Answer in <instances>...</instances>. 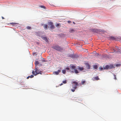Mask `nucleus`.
<instances>
[{
  "instance_id": "nucleus-1",
  "label": "nucleus",
  "mask_w": 121,
  "mask_h": 121,
  "mask_svg": "<svg viewBox=\"0 0 121 121\" xmlns=\"http://www.w3.org/2000/svg\"><path fill=\"white\" fill-rule=\"evenodd\" d=\"M35 69V71L33 70L32 72L33 74L34 75L36 76L39 74H42L43 71L42 69L36 68Z\"/></svg>"
},
{
  "instance_id": "nucleus-2",
  "label": "nucleus",
  "mask_w": 121,
  "mask_h": 121,
  "mask_svg": "<svg viewBox=\"0 0 121 121\" xmlns=\"http://www.w3.org/2000/svg\"><path fill=\"white\" fill-rule=\"evenodd\" d=\"M52 48L53 49L57 51H62L63 49L62 48L61 46H60L58 45L53 46L52 47Z\"/></svg>"
},
{
  "instance_id": "nucleus-3",
  "label": "nucleus",
  "mask_w": 121,
  "mask_h": 121,
  "mask_svg": "<svg viewBox=\"0 0 121 121\" xmlns=\"http://www.w3.org/2000/svg\"><path fill=\"white\" fill-rule=\"evenodd\" d=\"M73 83L74 84L73 86V88L74 89H76L77 88V86L78 85V83L76 81H74L73 82Z\"/></svg>"
},
{
  "instance_id": "nucleus-4",
  "label": "nucleus",
  "mask_w": 121,
  "mask_h": 121,
  "mask_svg": "<svg viewBox=\"0 0 121 121\" xmlns=\"http://www.w3.org/2000/svg\"><path fill=\"white\" fill-rule=\"evenodd\" d=\"M49 24L50 25V28L52 29H53L55 27L53 24V22H50L49 23Z\"/></svg>"
},
{
  "instance_id": "nucleus-5",
  "label": "nucleus",
  "mask_w": 121,
  "mask_h": 121,
  "mask_svg": "<svg viewBox=\"0 0 121 121\" xmlns=\"http://www.w3.org/2000/svg\"><path fill=\"white\" fill-rule=\"evenodd\" d=\"M61 72V70H58L57 71H55L53 72V73L56 75H58L59 74V73Z\"/></svg>"
},
{
  "instance_id": "nucleus-6",
  "label": "nucleus",
  "mask_w": 121,
  "mask_h": 121,
  "mask_svg": "<svg viewBox=\"0 0 121 121\" xmlns=\"http://www.w3.org/2000/svg\"><path fill=\"white\" fill-rule=\"evenodd\" d=\"M91 30L94 33H96L99 31L98 30L96 29H92Z\"/></svg>"
},
{
  "instance_id": "nucleus-7",
  "label": "nucleus",
  "mask_w": 121,
  "mask_h": 121,
  "mask_svg": "<svg viewBox=\"0 0 121 121\" xmlns=\"http://www.w3.org/2000/svg\"><path fill=\"white\" fill-rule=\"evenodd\" d=\"M109 39L111 40H116V39L113 36H111L109 37Z\"/></svg>"
},
{
  "instance_id": "nucleus-8",
  "label": "nucleus",
  "mask_w": 121,
  "mask_h": 121,
  "mask_svg": "<svg viewBox=\"0 0 121 121\" xmlns=\"http://www.w3.org/2000/svg\"><path fill=\"white\" fill-rule=\"evenodd\" d=\"M99 79V77L98 76H97L96 77H94L93 78V80L94 81L95 80H97Z\"/></svg>"
},
{
  "instance_id": "nucleus-9",
  "label": "nucleus",
  "mask_w": 121,
  "mask_h": 121,
  "mask_svg": "<svg viewBox=\"0 0 121 121\" xmlns=\"http://www.w3.org/2000/svg\"><path fill=\"white\" fill-rule=\"evenodd\" d=\"M42 39L45 40V41L46 42H47L48 41V40L47 38L46 37H43L42 38Z\"/></svg>"
},
{
  "instance_id": "nucleus-10",
  "label": "nucleus",
  "mask_w": 121,
  "mask_h": 121,
  "mask_svg": "<svg viewBox=\"0 0 121 121\" xmlns=\"http://www.w3.org/2000/svg\"><path fill=\"white\" fill-rule=\"evenodd\" d=\"M69 56L72 58H74L75 57V56L73 54H71L69 55Z\"/></svg>"
},
{
  "instance_id": "nucleus-11",
  "label": "nucleus",
  "mask_w": 121,
  "mask_h": 121,
  "mask_svg": "<svg viewBox=\"0 0 121 121\" xmlns=\"http://www.w3.org/2000/svg\"><path fill=\"white\" fill-rule=\"evenodd\" d=\"M78 69L81 71H82L83 70L84 68L82 67H79L78 68Z\"/></svg>"
},
{
  "instance_id": "nucleus-12",
  "label": "nucleus",
  "mask_w": 121,
  "mask_h": 121,
  "mask_svg": "<svg viewBox=\"0 0 121 121\" xmlns=\"http://www.w3.org/2000/svg\"><path fill=\"white\" fill-rule=\"evenodd\" d=\"M71 69L72 70L74 69H74H75L76 68V66L74 65H72L71 66Z\"/></svg>"
},
{
  "instance_id": "nucleus-13",
  "label": "nucleus",
  "mask_w": 121,
  "mask_h": 121,
  "mask_svg": "<svg viewBox=\"0 0 121 121\" xmlns=\"http://www.w3.org/2000/svg\"><path fill=\"white\" fill-rule=\"evenodd\" d=\"M109 66L108 65H107L105 66V67L104 68V69H109Z\"/></svg>"
},
{
  "instance_id": "nucleus-14",
  "label": "nucleus",
  "mask_w": 121,
  "mask_h": 121,
  "mask_svg": "<svg viewBox=\"0 0 121 121\" xmlns=\"http://www.w3.org/2000/svg\"><path fill=\"white\" fill-rule=\"evenodd\" d=\"M74 72L76 73L77 74L79 73V72L78 70L76 69H74Z\"/></svg>"
},
{
  "instance_id": "nucleus-15",
  "label": "nucleus",
  "mask_w": 121,
  "mask_h": 121,
  "mask_svg": "<svg viewBox=\"0 0 121 121\" xmlns=\"http://www.w3.org/2000/svg\"><path fill=\"white\" fill-rule=\"evenodd\" d=\"M48 27V25H47L45 24L44 26V27L45 29H46Z\"/></svg>"
},
{
  "instance_id": "nucleus-16",
  "label": "nucleus",
  "mask_w": 121,
  "mask_h": 121,
  "mask_svg": "<svg viewBox=\"0 0 121 121\" xmlns=\"http://www.w3.org/2000/svg\"><path fill=\"white\" fill-rule=\"evenodd\" d=\"M74 31V30L72 29H70L69 32L70 33H73Z\"/></svg>"
},
{
  "instance_id": "nucleus-17",
  "label": "nucleus",
  "mask_w": 121,
  "mask_h": 121,
  "mask_svg": "<svg viewBox=\"0 0 121 121\" xmlns=\"http://www.w3.org/2000/svg\"><path fill=\"white\" fill-rule=\"evenodd\" d=\"M86 82L85 81L82 80L81 81L82 84L83 85H84Z\"/></svg>"
},
{
  "instance_id": "nucleus-18",
  "label": "nucleus",
  "mask_w": 121,
  "mask_h": 121,
  "mask_svg": "<svg viewBox=\"0 0 121 121\" xmlns=\"http://www.w3.org/2000/svg\"><path fill=\"white\" fill-rule=\"evenodd\" d=\"M86 67L88 69H90V66L89 64H86Z\"/></svg>"
},
{
  "instance_id": "nucleus-19",
  "label": "nucleus",
  "mask_w": 121,
  "mask_h": 121,
  "mask_svg": "<svg viewBox=\"0 0 121 121\" xmlns=\"http://www.w3.org/2000/svg\"><path fill=\"white\" fill-rule=\"evenodd\" d=\"M35 65H37L39 64V62L38 61H36L35 63Z\"/></svg>"
},
{
  "instance_id": "nucleus-20",
  "label": "nucleus",
  "mask_w": 121,
  "mask_h": 121,
  "mask_svg": "<svg viewBox=\"0 0 121 121\" xmlns=\"http://www.w3.org/2000/svg\"><path fill=\"white\" fill-rule=\"evenodd\" d=\"M39 7H41V8H43L44 9H46V8L43 5H40L39 6Z\"/></svg>"
},
{
  "instance_id": "nucleus-21",
  "label": "nucleus",
  "mask_w": 121,
  "mask_h": 121,
  "mask_svg": "<svg viewBox=\"0 0 121 121\" xmlns=\"http://www.w3.org/2000/svg\"><path fill=\"white\" fill-rule=\"evenodd\" d=\"M26 28L28 30H30L31 29V27L29 26H28L26 27Z\"/></svg>"
},
{
  "instance_id": "nucleus-22",
  "label": "nucleus",
  "mask_w": 121,
  "mask_h": 121,
  "mask_svg": "<svg viewBox=\"0 0 121 121\" xmlns=\"http://www.w3.org/2000/svg\"><path fill=\"white\" fill-rule=\"evenodd\" d=\"M99 69L100 70L102 71L103 70V68L102 67H100Z\"/></svg>"
},
{
  "instance_id": "nucleus-23",
  "label": "nucleus",
  "mask_w": 121,
  "mask_h": 121,
  "mask_svg": "<svg viewBox=\"0 0 121 121\" xmlns=\"http://www.w3.org/2000/svg\"><path fill=\"white\" fill-rule=\"evenodd\" d=\"M62 73L64 74H65L66 73V71L65 70H62Z\"/></svg>"
},
{
  "instance_id": "nucleus-24",
  "label": "nucleus",
  "mask_w": 121,
  "mask_h": 121,
  "mask_svg": "<svg viewBox=\"0 0 121 121\" xmlns=\"http://www.w3.org/2000/svg\"><path fill=\"white\" fill-rule=\"evenodd\" d=\"M93 67L95 69H96L97 68V66L96 65H94Z\"/></svg>"
},
{
  "instance_id": "nucleus-25",
  "label": "nucleus",
  "mask_w": 121,
  "mask_h": 121,
  "mask_svg": "<svg viewBox=\"0 0 121 121\" xmlns=\"http://www.w3.org/2000/svg\"><path fill=\"white\" fill-rule=\"evenodd\" d=\"M113 75L114 76V79H115V80H116L117 79V78H116V75L114 74H113Z\"/></svg>"
},
{
  "instance_id": "nucleus-26",
  "label": "nucleus",
  "mask_w": 121,
  "mask_h": 121,
  "mask_svg": "<svg viewBox=\"0 0 121 121\" xmlns=\"http://www.w3.org/2000/svg\"><path fill=\"white\" fill-rule=\"evenodd\" d=\"M63 83L64 84L66 83H67L66 80H65L63 81Z\"/></svg>"
},
{
  "instance_id": "nucleus-27",
  "label": "nucleus",
  "mask_w": 121,
  "mask_h": 121,
  "mask_svg": "<svg viewBox=\"0 0 121 121\" xmlns=\"http://www.w3.org/2000/svg\"><path fill=\"white\" fill-rule=\"evenodd\" d=\"M34 77V76L33 75H31V76H30V78H33Z\"/></svg>"
},
{
  "instance_id": "nucleus-28",
  "label": "nucleus",
  "mask_w": 121,
  "mask_h": 121,
  "mask_svg": "<svg viewBox=\"0 0 121 121\" xmlns=\"http://www.w3.org/2000/svg\"><path fill=\"white\" fill-rule=\"evenodd\" d=\"M60 26V24H57L56 25V26L57 27H59Z\"/></svg>"
},
{
  "instance_id": "nucleus-29",
  "label": "nucleus",
  "mask_w": 121,
  "mask_h": 121,
  "mask_svg": "<svg viewBox=\"0 0 121 121\" xmlns=\"http://www.w3.org/2000/svg\"><path fill=\"white\" fill-rule=\"evenodd\" d=\"M66 69L69 70V67H66Z\"/></svg>"
},
{
  "instance_id": "nucleus-30",
  "label": "nucleus",
  "mask_w": 121,
  "mask_h": 121,
  "mask_svg": "<svg viewBox=\"0 0 121 121\" xmlns=\"http://www.w3.org/2000/svg\"><path fill=\"white\" fill-rule=\"evenodd\" d=\"M75 89H71V91L73 92H74L75 91Z\"/></svg>"
},
{
  "instance_id": "nucleus-31",
  "label": "nucleus",
  "mask_w": 121,
  "mask_h": 121,
  "mask_svg": "<svg viewBox=\"0 0 121 121\" xmlns=\"http://www.w3.org/2000/svg\"><path fill=\"white\" fill-rule=\"evenodd\" d=\"M68 23H70L71 22V21H68Z\"/></svg>"
},
{
  "instance_id": "nucleus-32",
  "label": "nucleus",
  "mask_w": 121,
  "mask_h": 121,
  "mask_svg": "<svg viewBox=\"0 0 121 121\" xmlns=\"http://www.w3.org/2000/svg\"><path fill=\"white\" fill-rule=\"evenodd\" d=\"M120 66V64H117L116 65V66L117 67Z\"/></svg>"
},
{
  "instance_id": "nucleus-33",
  "label": "nucleus",
  "mask_w": 121,
  "mask_h": 121,
  "mask_svg": "<svg viewBox=\"0 0 121 121\" xmlns=\"http://www.w3.org/2000/svg\"><path fill=\"white\" fill-rule=\"evenodd\" d=\"M30 77V76H28V77H27V79H28Z\"/></svg>"
},
{
  "instance_id": "nucleus-34",
  "label": "nucleus",
  "mask_w": 121,
  "mask_h": 121,
  "mask_svg": "<svg viewBox=\"0 0 121 121\" xmlns=\"http://www.w3.org/2000/svg\"><path fill=\"white\" fill-rule=\"evenodd\" d=\"M16 24V23H11V24Z\"/></svg>"
},
{
  "instance_id": "nucleus-35",
  "label": "nucleus",
  "mask_w": 121,
  "mask_h": 121,
  "mask_svg": "<svg viewBox=\"0 0 121 121\" xmlns=\"http://www.w3.org/2000/svg\"><path fill=\"white\" fill-rule=\"evenodd\" d=\"M2 17V19H4V17Z\"/></svg>"
},
{
  "instance_id": "nucleus-36",
  "label": "nucleus",
  "mask_w": 121,
  "mask_h": 121,
  "mask_svg": "<svg viewBox=\"0 0 121 121\" xmlns=\"http://www.w3.org/2000/svg\"><path fill=\"white\" fill-rule=\"evenodd\" d=\"M63 84V83H62L60 84V85L61 86Z\"/></svg>"
},
{
  "instance_id": "nucleus-37",
  "label": "nucleus",
  "mask_w": 121,
  "mask_h": 121,
  "mask_svg": "<svg viewBox=\"0 0 121 121\" xmlns=\"http://www.w3.org/2000/svg\"><path fill=\"white\" fill-rule=\"evenodd\" d=\"M46 61H44V62H46Z\"/></svg>"
}]
</instances>
